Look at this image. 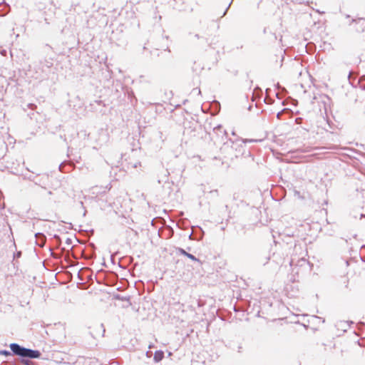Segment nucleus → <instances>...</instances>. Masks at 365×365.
I'll return each mask as SVG.
<instances>
[{
  "instance_id": "1",
  "label": "nucleus",
  "mask_w": 365,
  "mask_h": 365,
  "mask_svg": "<svg viewBox=\"0 0 365 365\" xmlns=\"http://www.w3.org/2000/svg\"><path fill=\"white\" fill-rule=\"evenodd\" d=\"M10 348L15 355L19 356L36 359L39 358L41 356V353L38 351L26 349L24 347H21L17 344H11Z\"/></svg>"
},
{
  "instance_id": "2",
  "label": "nucleus",
  "mask_w": 365,
  "mask_h": 365,
  "mask_svg": "<svg viewBox=\"0 0 365 365\" xmlns=\"http://www.w3.org/2000/svg\"><path fill=\"white\" fill-rule=\"evenodd\" d=\"M353 29L357 33H361L365 31V19L359 18L352 22Z\"/></svg>"
},
{
  "instance_id": "3",
  "label": "nucleus",
  "mask_w": 365,
  "mask_h": 365,
  "mask_svg": "<svg viewBox=\"0 0 365 365\" xmlns=\"http://www.w3.org/2000/svg\"><path fill=\"white\" fill-rule=\"evenodd\" d=\"M179 252H180V254H182V255H185V256L187 257L188 258H190V259H192V261H197V258H196L194 255H191V254H190V253L187 252H186V251H185L183 249H181V248H180V249H179Z\"/></svg>"
},
{
  "instance_id": "4",
  "label": "nucleus",
  "mask_w": 365,
  "mask_h": 365,
  "mask_svg": "<svg viewBox=\"0 0 365 365\" xmlns=\"http://www.w3.org/2000/svg\"><path fill=\"white\" fill-rule=\"evenodd\" d=\"M163 356H164L163 352L157 351V352H155V354L154 355V360L156 362H158L163 358Z\"/></svg>"
},
{
  "instance_id": "5",
  "label": "nucleus",
  "mask_w": 365,
  "mask_h": 365,
  "mask_svg": "<svg viewBox=\"0 0 365 365\" xmlns=\"http://www.w3.org/2000/svg\"><path fill=\"white\" fill-rule=\"evenodd\" d=\"M2 353L5 355H9V351H2Z\"/></svg>"
}]
</instances>
